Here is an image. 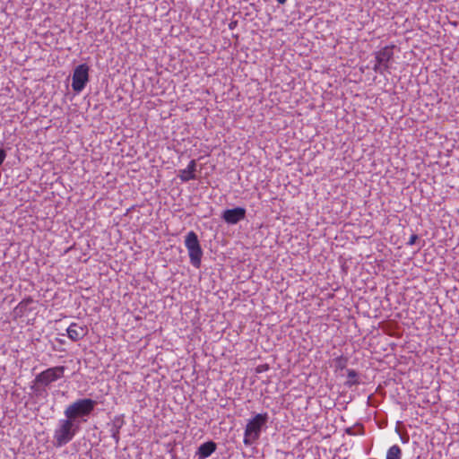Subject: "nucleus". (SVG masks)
<instances>
[{"instance_id":"11","label":"nucleus","mask_w":459,"mask_h":459,"mask_svg":"<svg viewBox=\"0 0 459 459\" xmlns=\"http://www.w3.org/2000/svg\"><path fill=\"white\" fill-rule=\"evenodd\" d=\"M196 161L192 160L186 169L179 171V178L182 182H187L192 179H195Z\"/></svg>"},{"instance_id":"4","label":"nucleus","mask_w":459,"mask_h":459,"mask_svg":"<svg viewBox=\"0 0 459 459\" xmlns=\"http://www.w3.org/2000/svg\"><path fill=\"white\" fill-rule=\"evenodd\" d=\"M185 246L188 250L190 263L194 267L199 268L203 256V249L201 247L198 236L195 231H189L186 234Z\"/></svg>"},{"instance_id":"13","label":"nucleus","mask_w":459,"mask_h":459,"mask_svg":"<svg viewBox=\"0 0 459 459\" xmlns=\"http://www.w3.org/2000/svg\"><path fill=\"white\" fill-rule=\"evenodd\" d=\"M399 52V48L394 45L385 46L379 52L378 57H393Z\"/></svg>"},{"instance_id":"20","label":"nucleus","mask_w":459,"mask_h":459,"mask_svg":"<svg viewBox=\"0 0 459 459\" xmlns=\"http://www.w3.org/2000/svg\"><path fill=\"white\" fill-rule=\"evenodd\" d=\"M6 157V152L4 149L0 148V166L3 164L4 159Z\"/></svg>"},{"instance_id":"23","label":"nucleus","mask_w":459,"mask_h":459,"mask_svg":"<svg viewBox=\"0 0 459 459\" xmlns=\"http://www.w3.org/2000/svg\"><path fill=\"white\" fill-rule=\"evenodd\" d=\"M236 24H237V22H231L230 23V25H229L230 29H231V30H232V29L236 26Z\"/></svg>"},{"instance_id":"16","label":"nucleus","mask_w":459,"mask_h":459,"mask_svg":"<svg viewBox=\"0 0 459 459\" xmlns=\"http://www.w3.org/2000/svg\"><path fill=\"white\" fill-rule=\"evenodd\" d=\"M335 370H342L346 368L348 364V358L344 356H339L333 360Z\"/></svg>"},{"instance_id":"1","label":"nucleus","mask_w":459,"mask_h":459,"mask_svg":"<svg viewBox=\"0 0 459 459\" xmlns=\"http://www.w3.org/2000/svg\"><path fill=\"white\" fill-rule=\"evenodd\" d=\"M96 404L97 402L91 398L78 399L65 408L64 414L81 427V424L86 422L87 418L91 415Z\"/></svg>"},{"instance_id":"14","label":"nucleus","mask_w":459,"mask_h":459,"mask_svg":"<svg viewBox=\"0 0 459 459\" xmlns=\"http://www.w3.org/2000/svg\"><path fill=\"white\" fill-rule=\"evenodd\" d=\"M402 449L397 445L392 446L386 453V459H401Z\"/></svg>"},{"instance_id":"5","label":"nucleus","mask_w":459,"mask_h":459,"mask_svg":"<svg viewBox=\"0 0 459 459\" xmlns=\"http://www.w3.org/2000/svg\"><path fill=\"white\" fill-rule=\"evenodd\" d=\"M90 67L87 64L77 65L73 74L72 88L75 92H81L89 82Z\"/></svg>"},{"instance_id":"2","label":"nucleus","mask_w":459,"mask_h":459,"mask_svg":"<svg viewBox=\"0 0 459 459\" xmlns=\"http://www.w3.org/2000/svg\"><path fill=\"white\" fill-rule=\"evenodd\" d=\"M81 427L70 419H62L58 421V426L54 432V445L56 447H61L73 440Z\"/></svg>"},{"instance_id":"8","label":"nucleus","mask_w":459,"mask_h":459,"mask_svg":"<svg viewBox=\"0 0 459 459\" xmlns=\"http://www.w3.org/2000/svg\"><path fill=\"white\" fill-rule=\"evenodd\" d=\"M67 336L74 342L82 340L88 333L86 325L72 323L66 329Z\"/></svg>"},{"instance_id":"10","label":"nucleus","mask_w":459,"mask_h":459,"mask_svg":"<svg viewBox=\"0 0 459 459\" xmlns=\"http://www.w3.org/2000/svg\"><path fill=\"white\" fill-rule=\"evenodd\" d=\"M217 445L213 441H207L204 444H202L196 452V456L198 459H205L209 457L215 450H216Z\"/></svg>"},{"instance_id":"7","label":"nucleus","mask_w":459,"mask_h":459,"mask_svg":"<svg viewBox=\"0 0 459 459\" xmlns=\"http://www.w3.org/2000/svg\"><path fill=\"white\" fill-rule=\"evenodd\" d=\"M246 209L243 207H236L225 210L221 218L229 224H237L246 217Z\"/></svg>"},{"instance_id":"17","label":"nucleus","mask_w":459,"mask_h":459,"mask_svg":"<svg viewBox=\"0 0 459 459\" xmlns=\"http://www.w3.org/2000/svg\"><path fill=\"white\" fill-rule=\"evenodd\" d=\"M347 376L349 378L345 383L347 386L351 387L352 385L359 384L358 373L354 369H348Z\"/></svg>"},{"instance_id":"6","label":"nucleus","mask_w":459,"mask_h":459,"mask_svg":"<svg viewBox=\"0 0 459 459\" xmlns=\"http://www.w3.org/2000/svg\"><path fill=\"white\" fill-rule=\"evenodd\" d=\"M65 371L64 366L48 368L36 376V383L48 386L51 383L62 378Z\"/></svg>"},{"instance_id":"12","label":"nucleus","mask_w":459,"mask_h":459,"mask_svg":"<svg viewBox=\"0 0 459 459\" xmlns=\"http://www.w3.org/2000/svg\"><path fill=\"white\" fill-rule=\"evenodd\" d=\"M389 61L390 59H372L370 65L376 73L383 74L384 70L388 68Z\"/></svg>"},{"instance_id":"15","label":"nucleus","mask_w":459,"mask_h":459,"mask_svg":"<svg viewBox=\"0 0 459 459\" xmlns=\"http://www.w3.org/2000/svg\"><path fill=\"white\" fill-rule=\"evenodd\" d=\"M46 387H47L46 385H39V383H36V378H35L33 385H31L30 388L36 396L45 397L48 394Z\"/></svg>"},{"instance_id":"9","label":"nucleus","mask_w":459,"mask_h":459,"mask_svg":"<svg viewBox=\"0 0 459 459\" xmlns=\"http://www.w3.org/2000/svg\"><path fill=\"white\" fill-rule=\"evenodd\" d=\"M124 424L125 420L123 415L116 416L110 423H108V431L116 444L119 442V432Z\"/></svg>"},{"instance_id":"18","label":"nucleus","mask_w":459,"mask_h":459,"mask_svg":"<svg viewBox=\"0 0 459 459\" xmlns=\"http://www.w3.org/2000/svg\"><path fill=\"white\" fill-rule=\"evenodd\" d=\"M418 239H419V236H418L417 234H412V235L410 237V238H409V240H408V242H407V245H409V246H412V245H414V244L416 243V241H417Z\"/></svg>"},{"instance_id":"19","label":"nucleus","mask_w":459,"mask_h":459,"mask_svg":"<svg viewBox=\"0 0 459 459\" xmlns=\"http://www.w3.org/2000/svg\"><path fill=\"white\" fill-rule=\"evenodd\" d=\"M269 369V366L267 364L260 365L256 368V372L261 373Z\"/></svg>"},{"instance_id":"24","label":"nucleus","mask_w":459,"mask_h":459,"mask_svg":"<svg viewBox=\"0 0 459 459\" xmlns=\"http://www.w3.org/2000/svg\"><path fill=\"white\" fill-rule=\"evenodd\" d=\"M280 4H284L287 0H276Z\"/></svg>"},{"instance_id":"3","label":"nucleus","mask_w":459,"mask_h":459,"mask_svg":"<svg viewBox=\"0 0 459 459\" xmlns=\"http://www.w3.org/2000/svg\"><path fill=\"white\" fill-rule=\"evenodd\" d=\"M268 419V414L264 412L256 414L247 421L243 440L246 446H251L260 438L262 429L266 427Z\"/></svg>"},{"instance_id":"22","label":"nucleus","mask_w":459,"mask_h":459,"mask_svg":"<svg viewBox=\"0 0 459 459\" xmlns=\"http://www.w3.org/2000/svg\"><path fill=\"white\" fill-rule=\"evenodd\" d=\"M401 438H402L403 443H407L409 441V436L408 435L402 436Z\"/></svg>"},{"instance_id":"21","label":"nucleus","mask_w":459,"mask_h":459,"mask_svg":"<svg viewBox=\"0 0 459 459\" xmlns=\"http://www.w3.org/2000/svg\"><path fill=\"white\" fill-rule=\"evenodd\" d=\"M33 302V299L31 298H27L25 299H23L20 304L19 306L21 307H23V306H27L28 304Z\"/></svg>"}]
</instances>
